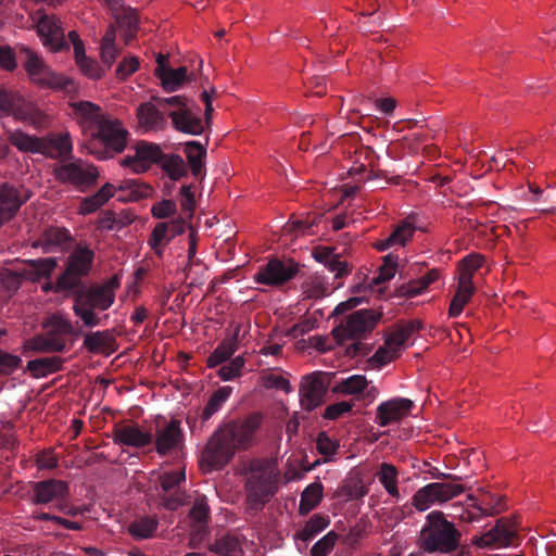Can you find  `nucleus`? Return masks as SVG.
I'll return each instance as SVG.
<instances>
[{
  "label": "nucleus",
  "instance_id": "nucleus-40",
  "mask_svg": "<svg viewBox=\"0 0 556 556\" xmlns=\"http://www.w3.org/2000/svg\"><path fill=\"white\" fill-rule=\"evenodd\" d=\"M185 153L194 177H200L203 170V160L206 156V149L198 141H188L185 143Z\"/></svg>",
  "mask_w": 556,
  "mask_h": 556
},
{
  "label": "nucleus",
  "instance_id": "nucleus-56",
  "mask_svg": "<svg viewBox=\"0 0 556 556\" xmlns=\"http://www.w3.org/2000/svg\"><path fill=\"white\" fill-rule=\"evenodd\" d=\"M180 206L181 215L191 219L195 211L194 193L191 191V186L185 185L180 188Z\"/></svg>",
  "mask_w": 556,
  "mask_h": 556
},
{
  "label": "nucleus",
  "instance_id": "nucleus-4",
  "mask_svg": "<svg viewBox=\"0 0 556 556\" xmlns=\"http://www.w3.org/2000/svg\"><path fill=\"white\" fill-rule=\"evenodd\" d=\"M462 476H453L443 481H437L420 488L412 497V504L404 505L394 510L395 518L404 519L412 513V506L419 511H425L433 505H442L465 492Z\"/></svg>",
  "mask_w": 556,
  "mask_h": 556
},
{
  "label": "nucleus",
  "instance_id": "nucleus-47",
  "mask_svg": "<svg viewBox=\"0 0 556 556\" xmlns=\"http://www.w3.org/2000/svg\"><path fill=\"white\" fill-rule=\"evenodd\" d=\"M231 392L232 388L229 386L220 387L213 392L201 414L202 421H207L215 413H217L229 399Z\"/></svg>",
  "mask_w": 556,
  "mask_h": 556
},
{
  "label": "nucleus",
  "instance_id": "nucleus-33",
  "mask_svg": "<svg viewBox=\"0 0 556 556\" xmlns=\"http://www.w3.org/2000/svg\"><path fill=\"white\" fill-rule=\"evenodd\" d=\"M475 287L470 281L469 274H459L455 293L451 300L448 313H462L465 305L469 302L475 293Z\"/></svg>",
  "mask_w": 556,
  "mask_h": 556
},
{
  "label": "nucleus",
  "instance_id": "nucleus-46",
  "mask_svg": "<svg viewBox=\"0 0 556 556\" xmlns=\"http://www.w3.org/2000/svg\"><path fill=\"white\" fill-rule=\"evenodd\" d=\"M115 22L124 30L126 42L131 40L138 30V15L131 8H124L114 15Z\"/></svg>",
  "mask_w": 556,
  "mask_h": 556
},
{
  "label": "nucleus",
  "instance_id": "nucleus-12",
  "mask_svg": "<svg viewBox=\"0 0 556 556\" xmlns=\"http://www.w3.org/2000/svg\"><path fill=\"white\" fill-rule=\"evenodd\" d=\"M93 258L94 253L92 250L87 247H78L68 256L65 271L58 277L54 283L46 282L42 289L46 292L51 290H74L83 285L81 278L89 274Z\"/></svg>",
  "mask_w": 556,
  "mask_h": 556
},
{
  "label": "nucleus",
  "instance_id": "nucleus-25",
  "mask_svg": "<svg viewBox=\"0 0 556 556\" xmlns=\"http://www.w3.org/2000/svg\"><path fill=\"white\" fill-rule=\"evenodd\" d=\"M41 155L67 161L73 159V142L68 131L51 132L42 137Z\"/></svg>",
  "mask_w": 556,
  "mask_h": 556
},
{
  "label": "nucleus",
  "instance_id": "nucleus-19",
  "mask_svg": "<svg viewBox=\"0 0 556 556\" xmlns=\"http://www.w3.org/2000/svg\"><path fill=\"white\" fill-rule=\"evenodd\" d=\"M115 192L121 202H137L151 195L152 188L137 179H124L117 186L106 182L96 193L106 203Z\"/></svg>",
  "mask_w": 556,
  "mask_h": 556
},
{
  "label": "nucleus",
  "instance_id": "nucleus-27",
  "mask_svg": "<svg viewBox=\"0 0 556 556\" xmlns=\"http://www.w3.org/2000/svg\"><path fill=\"white\" fill-rule=\"evenodd\" d=\"M165 111L154 100L153 102L141 103L137 109L138 124L144 131L161 130L166 126Z\"/></svg>",
  "mask_w": 556,
  "mask_h": 556
},
{
  "label": "nucleus",
  "instance_id": "nucleus-43",
  "mask_svg": "<svg viewBox=\"0 0 556 556\" xmlns=\"http://www.w3.org/2000/svg\"><path fill=\"white\" fill-rule=\"evenodd\" d=\"M324 486L321 482L315 481L308 484L301 494L299 511L301 515L308 514L323 498Z\"/></svg>",
  "mask_w": 556,
  "mask_h": 556
},
{
  "label": "nucleus",
  "instance_id": "nucleus-38",
  "mask_svg": "<svg viewBox=\"0 0 556 556\" xmlns=\"http://www.w3.org/2000/svg\"><path fill=\"white\" fill-rule=\"evenodd\" d=\"M62 358L59 356L41 357L27 363L28 371L36 378L46 377L62 368Z\"/></svg>",
  "mask_w": 556,
  "mask_h": 556
},
{
  "label": "nucleus",
  "instance_id": "nucleus-16",
  "mask_svg": "<svg viewBox=\"0 0 556 556\" xmlns=\"http://www.w3.org/2000/svg\"><path fill=\"white\" fill-rule=\"evenodd\" d=\"M31 495L29 501L34 505H49L51 503L60 510L64 511V502L70 496L68 483L59 479H47L37 482H30Z\"/></svg>",
  "mask_w": 556,
  "mask_h": 556
},
{
  "label": "nucleus",
  "instance_id": "nucleus-54",
  "mask_svg": "<svg viewBox=\"0 0 556 556\" xmlns=\"http://www.w3.org/2000/svg\"><path fill=\"white\" fill-rule=\"evenodd\" d=\"M316 224V218L306 217L305 219H294L287 223L283 227L286 233L298 237L303 235H311L313 226Z\"/></svg>",
  "mask_w": 556,
  "mask_h": 556
},
{
  "label": "nucleus",
  "instance_id": "nucleus-2",
  "mask_svg": "<svg viewBox=\"0 0 556 556\" xmlns=\"http://www.w3.org/2000/svg\"><path fill=\"white\" fill-rule=\"evenodd\" d=\"M416 546L424 555L463 556L462 532L441 510H432L425 517Z\"/></svg>",
  "mask_w": 556,
  "mask_h": 556
},
{
  "label": "nucleus",
  "instance_id": "nucleus-13",
  "mask_svg": "<svg viewBox=\"0 0 556 556\" xmlns=\"http://www.w3.org/2000/svg\"><path fill=\"white\" fill-rule=\"evenodd\" d=\"M119 278L115 275L103 285H80L73 291L76 294L75 313H93V309H108L114 301Z\"/></svg>",
  "mask_w": 556,
  "mask_h": 556
},
{
  "label": "nucleus",
  "instance_id": "nucleus-32",
  "mask_svg": "<svg viewBox=\"0 0 556 556\" xmlns=\"http://www.w3.org/2000/svg\"><path fill=\"white\" fill-rule=\"evenodd\" d=\"M416 227L408 220H403L394 230L382 240L375 243L378 251H386L394 245L404 247L414 236Z\"/></svg>",
  "mask_w": 556,
  "mask_h": 556
},
{
  "label": "nucleus",
  "instance_id": "nucleus-36",
  "mask_svg": "<svg viewBox=\"0 0 556 556\" xmlns=\"http://www.w3.org/2000/svg\"><path fill=\"white\" fill-rule=\"evenodd\" d=\"M9 140L11 144L18 149L21 152L41 154L42 137L28 135L23 130H15L10 134Z\"/></svg>",
  "mask_w": 556,
  "mask_h": 556
},
{
  "label": "nucleus",
  "instance_id": "nucleus-22",
  "mask_svg": "<svg viewBox=\"0 0 556 556\" xmlns=\"http://www.w3.org/2000/svg\"><path fill=\"white\" fill-rule=\"evenodd\" d=\"M414 403L406 397H393L376 408L375 422L380 427L397 424L410 414Z\"/></svg>",
  "mask_w": 556,
  "mask_h": 556
},
{
  "label": "nucleus",
  "instance_id": "nucleus-5",
  "mask_svg": "<svg viewBox=\"0 0 556 556\" xmlns=\"http://www.w3.org/2000/svg\"><path fill=\"white\" fill-rule=\"evenodd\" d=\"M278 471L268 463L262 462L251 467L247 479L248 511L256 515L271 500L278 490Z\"/></svg>",
  "mask_w": 556,
  "mask_h": 556
},
{
  "label": "nucleus",
  "instance_id": "nucleus-37",
  "mask_svg": "<svg viewBox=\"0 0 556 556\" xmlns=\"http://www.w3.org/2000/svg\"><path fill=\"white\" fill-rule=\"evenodd\" d=\"M210 551L219 556H243L240 539L235 534H225L210 545Z\"/></svg>",
  "mask_w": 556,
  "mask_h": 556
},
{
  "label": "nucleus",
  "instance_id": "nucleus-42",
  "mask_svg": "<svg viewBox=\"0 0 556 556\" xmlns=\"http://www.w3.org/2000/svg\"><path fill=\"white\" fill-rule=\"evenodd\" d=\"M163 172L173 180H178L186 176L188 173V166L184 159L178 154H165L163 153L162 160L159 163Z\"/></svg>",
  "mask_w": 556,
  "mask_h": 556
},
{
  "label": "nucleus",
  "instance_id": "nucleus-62",
  "mask_svg": "<svg viewBox=\"0 0 556 556\" xmlns=\"http://www.w3.org/2000/svg\"><path fill=\"white\" fill-rule=\"evenodd\" d=\"M484 257L481 254L471 253L463 258V267L459 274H469L470 281H472L473 273L479 269L483 264Z\"/></svg>",
  "mask_w": 556,
  "mask_h": 556
},
{
  "label": "nucleus",
  "instance_id": "nucleus-58",
  "mask_svg": "<svg viewBox=\"0 0 556 556\" xmlns=\"http://www.w3.org/2000/svg\"><path fill=\"white\" fill-rule=\"evenodd\" d=\"M22 365V358L0 350V376H9Z\"/></svg>",
  "mask_w": 556,
  "mask_h": 556
},
{
  "label": "nucleus",
  "instance_id": "nucleus-7",
  "mask_svg": "<svg viewBox=\"0 0 556 556\" xmlns=\"http://www.w3.org/2000/svg\"><path fill=\"white\" fill-rule=\"evenodd\" d=\"M127 137L128 131L118 119L106 118L91 132V138L85 147L98 160H106L124 151Z\"/></svg>",
  "mask_w": 556,
  "mask_h": 556
},
{
  "label": "nucleus",
  "instance_id": "nucleus-23",
  "mask_svg": "<svg viewBox=\"0 0 556 556\" xmlns=\"http://www.w3.org/2000/svg\"><path fill=\"white\" fill-rule=\"evenodd\" d=\"M178 419H172L164 427L157 426L154 434L155 450L159 455L166 456L184 446V432Z\"/></svg>",
  "mask_w": 556,
  "mask_h": 556
},
{
  "label": "nucleus",
  "instance_id": "nucleus-21",
  "mask_svg": "<svg viewBox=\"0 0 556 556\" xmlns=\"http://www.w3.org/2000/svg\"><path fill=\"white\" fill-rule=\"evenodd\" d=\"M516 538L517 533L509 522L501 518L496 520L492 529L482 535L473 536L471 542L479 548L507 547L514 543Z\"/></svg>",
  "mask_w": 556,
  "mask_h": 556
},
{
  "label": "nucleus",
  "instance_id": "nucleus-60",
  "mask_svg": "<svg viewBox=\"0 0 556 556\" xmlns=\"http://www.w3.org/2000/svg\"><path fill=\"white\" fill-rule=\"evenodd\" d=\"M338 443L331 440L326 432H320L316 439V448L319 454L330 457L336 454L338 450Z\"/></svg>",
  "mask_w": 556,
  "mask_h": 556
},
{
  "label": "nucleus",
  "instance_id": "nucleus-6",
  "mask_svg": "<svg viewBox=\"0 0 556 556\" xmlns=\"http://www.w3.org/2000/svg\"><path fill=\"white\" fill-rule=\"evenodd\" d=\"M153 100L164 109L177 131L192 136L204 131L201 108L195 101L179 94L167 98L156 97Z\"/></svg>",
  "mask_w": 556,
  "mask_h": 556
},
{
  "label": "nucleus",
  "instance_id": "nucleus-49",
  "mask_svg": "<svg viewBox=\"0 0 556 556\" xmlns=\"http://www.w3.org/2000/svg\"><path fill=\"white\" fill-rule=\"evenodd\" d=\"M468 500L472 502V507L480 513V516H495L503 509L501 506L502 498L489 492L483 493V497L479 503L472 495H470Z\"/></svg>",
  "mask_w": 556,
  "mask_h": 556
},
{
  "label": "nucleus",
  "instance_id": "nucleus-59",
  "mask_svg": "<svg viewBox=\"0 0 556 556\" xmlns=\"http://www.w3.org/2000/svg\"><path fill=\"white\" fill-rule=\"evenodd\" d=\"M353 408V403L348 401H342L338 403L330 404L326 407L323 417L325 419L334 420L340 418L343 414L351 412Z\"/></svg>",
  "mask_w": 556,
  "mask_h": 556
},
{
  "label": "nucleus",
  "instance_id": "nucleus-41",
  "mask_svg": "<svg viewBox=\"0 0 556 556\" xmlns=\"http://www.w3.org/2000/svg\"><path fill=\"white\" fill-rule=\"evenodd\" d=\"M368 387V381L364 375H352L341 379L332 387V393L342 395H356Z\"/></svg>",
  "mask_w": 556,
  "mask_h": 556
},
{
  "label": "nucleus",
  "instance_id": "nucleus-44",
  "mask_svg": "<svg viewBox=\"0 0 556 556\" xmlns=\"http://www.w3.org/2000/svg\"><path fill=\"white\" fill-rule=\"evenodd\" d=\"M377 477L390 496L400 498V492L397 488L399 471L394 465L382 463L377 472Z\"/></svg>",
  "mask_w": 556,
  "mask_h": 556
},
{
  "label": "nucleus",
  "instance_id": "nucleus-20",
  "mask_svg": "<svg viewBox=\"0 0 556 556\" xmlns=\"http://www.w3.org/2000/svg\"><path fill=\"white\" fill-rule=\"evenodd\" d=\"M163 151L156 143L141 140L135 146V154L128 155L121 161V165L129 167L136 174L146 173L153 164L160 163Z\"/></svg>",
  "mask_w": 556,
  "mask_h": 556
},
{
  "label": "nucleus",
  "instance_id": "nucleus-18",
  "mask_svg": "<svg viewBox=\"0 0 556 556\" xmlns=\"http://www.w3.org/2000/svg\"><path fill=\"white\" fill-rule=\"evenodd\" d=\"M300 270L292 258H271L255 274V281L266 286H281L294 278Z\"/></svg>",
  "mask_w": 556,
  "mask_h": 556
},
{
  "label": "nucleus",
  "instance_id": "nucleus-57",
  "mask_svg": "<svg viewBox=\"0 0 556 556\" xmlns=\"http://www.w3.org/2000/svg\"><path fill=\"white\" fill-rule=\"evenodd\" d=\"M75 59L80 71L89 78L98 79L102 76V70L100 66L93 60L87 58L85 52L76 55Z\"/></svg>",
  "mask_w": 556,
  "mask_h": 556
},
{
  "label": "nucleus",
  "instance_id": "nucleus-9",
  "mask_svg": "<svg viewBox=\"0 0 556 556\" xmlns=\"http://www.w3.org/2000/svg\"><path fill=\"white\" fill-rule=\"evenodd\" d=\"M0 114L13 116L16 121L41 128L48 124V115L37 104L25 99L18 91L0 85Z\"/></svg>",
  "mask_w": 556,
  "mask_h": 556
},
{
  "label": "nucleus",
  "instance_id": "nucleus-45",
  "mask_svg": "<svg viewBox=\"0 0 556 556\" xmlns=\"http://www.w3.org/2000/svg\"><path fill=\"white\" fill-rule=\"evenodd\" d=\"M329 523L330 520L328 516L315 514L308 519L303 529L295 533L294 539L308 542L321 531H324L329 526Z\"/></svg>",
  "mask_w": 556,
  "mask_h": 556
},
{
  "label": "nucleus",
  "instance_id": "nucleus-51",
  "mask_svg": "<svg viewBox=\"0 0 556 556\" xmlns=\"http://www.w3.org/2000/svg\"><path fill=\"white\" fill-rule=\"evenodd\" d=\"M245 366V358L242 355H238L230 359L228 364L218 366L217 376L223 381H231L242 376V370Z\"/></svg>",
  "mask_w": 556,
  "mask_h": 556
},
{
  "label": "nucleus",
  "instance_id": "nucleus-15",
  "mask_svg": "<svg viewBox=\"0 0 556 556\" xmlns=\"http://www.w3.org/2000/svg\"><path fill=\"white\" fill-rule=\"evenodd\" d=\"M422 324L418 319L402 320L394 325L393 330L386 336L384 345L378 348L374 359L382 365L399 357L405 342L420 328Z\"/></svg>",
  "mask_w": 556,
  "mask_h": 556
},
{
  "label": "nucleus",
  "instance_id": "nucleus-30",
  "mask_svg": "<svg viewBox=\"0 0 556 556\" xmlns=\"http://www.w3.org/2000/svg\"><path fill=\"white\" fill-rule=\"evenodd\" d=\"M37 28L38 35L46 46H50L55 51L68 47L59 20L45 15L39 20Z\"/></svg>",
  "mask_w": 556,
  "mask_h": 556
},
{
  "label": "nucleus",
  "instance_id": "nucleus-26",
  "mask_svg": "<svg viewBox=\"0 0 556 556\" xmlns=\"http://www.w3.org/2000/svg\"><path fill=\"white\" fill-rule=\"evenodd\" d=\"M28 198V193L23 197L21 190L9 182L0 185V227L17 214Z\"/></svg>",
  "mask_w": 556,
  "mask_h": 556
},
{
  "label": "nucleus",
  "instance_id": "nucleus-29",
  "mask_svg": "<svg viewBox=\"0 0 556 556\" xmlns=\"http://www.w3.org/2000/svg\"><path fill=\"white\" fill-rule=\"evenodd\" d=\"M74 115L84 129L94 131L99 124L108 117L102 113V109L90 101H78L71 104Z\"/></svg>",
  "mask_w": 556,
  "mask_h": 556
},
{
  "label": "nucleus",
  "instance_id": "nucleus-61",
  "mask_svg": "<svg viewBox=\"0 0 556 556\" xmlns=\"http://www.w3.org/2000/svg\"><path fill=\"white\" fill-rule=\"evenodd\" d=\"M367 531V522L364 520L357 521L352 526L344 538V543L349 546H355L364 538Z\"/></svg>",
  "mask_w": 556,
  "mask_h": 556
},
{
  "label": "nucleus",
  "instance_id": "nucleus-24",
  "mask_svg": "<svg viewBox=\"0 0 556 556\" xmlns=\"http://www.w3.org/2000/svg\"><path fill=\"white\" fill-rule=\"evenodd\" d=\"M439 275L438 269H431L425 276L410 279L408 282L397 286L394 298L403 300L400 301L399 304L406 305V308L418 305V302H415L414 299L426 291L431 283L437 281Z\"/></svg>",
  "mask_w": 556,
  "mask_h": 556
},
{
  "label": "nucleus",
  "instance_id": "nucleus-50",
  "mask_svg": "<svg viewBox=\"0 0 556 556\" xmlns=\"http://www.w3.org/2000/svg\"><path fill=\"white\" fill-rule=\"evenodd\" d=\"M157 529V521L150 517H143L132 521L129 525L128 531L135 539H149L153 536Z\"/></svg>",
  "mask_w": 556,
  "mask_h": 556
},
{
  "label": "nucleus",
  "instance_id": "nucleus-1",
  "mask_svg": "<svg viewBox=\"0 0 556 556\" xmlns=\"http://www.w3.org/2000/svg\"><path fill=\"white\" fill-rule=\"evenodd\" d=\"M261 425V416L253 414L243 420L228 421L216 430L201 454V463L210 469H220L227 465L237 450H247Z\"/></svg>",
  "mask_w": 556,
  "mask_h": 556
},
{
  "label": "nucleus",
  "instance_id": "nucleus-11",
  "mask_svg": "<svg viewBox=\"0 0 556 556\" xmlns=\"http://www.w3.org/2000/svg\"><path fill=\"white\" fill-rule=\"evenodd\" d=\"M382 315H344L340 324L336 326L331 334L338 344L345 341H356L350 344L348 354L356 355L361 350V340L366 339L375 329Z\"/></svg>",
  "mask_w": 556,
  "mask_h": 556
},
{
  "label": "nucleus",
  "instance_id": "nucleus-8",
  "mask_svg": "<svg viewBox=\"0 0 556 556\" xmlns=\"http://www.w3.org/2000/svg\"><path fill=\"white\" fill-rule=\"evenodd\" d=\"M58 266L55 257L23 261L13 268H4L0 273V287L9 295L14 294L21 287L23 280L39 281L51 276Z\"/></svg>",
  "mask_w": 556,
  "mask_h": 556
},
{
  "label": "nucleus",
  "instance_id": "nucleus-64",
  "mask_svg": "<svg viewBox=\"0 0 556 556\" xmlns=\"http://www.w3.org/2000/svg\"><path fill=\"white\" fill-rule=\"evenodd\" d=\"M151 213L155 218H167L176 213V203L173 200H162L152 206Z\"/></svg>",
  "mask_w": 556,
  "mask_h": 556
},
{
  "label": "nucleus",
  "instance_id": "nucleus-17",
  "mask_svg": "<svg viewBox=\"0 0 556 556\" xmlns=\"http://www.w3.org/2000/svg\"><path fill=\"white\" fill-rule=\"evenodd\" d=\"M334 374L315 371L303 377L300 384L301 405L306 410L319 406L327 394Z\"/></svg>",
  "mask_w": 556,
  "mask_h": 556
},
{
  "label": "nucleus",
  "instance_id": "nucleus-39",
  "mask_svg": "<svg viewBox=\"0 0 556 556\" xmlns=\"http://www.w3.org/2000/svg\"><path fill=\"white\" fill-rule=\"evenodd\" d=\"M397 262L399 255L393 253L383 256V263L379 267V273L371 278L368 285L371 291H375L376 288L377 291H380L379 286L394 277L397 269Z\"/></svg>",
  "mask_w": 556,
  "mask_h": 556
},
{
  "label": "nucleus",
  "instance_id": "nucleus-10",
  "mask_svg": "<svg viewBox=\"0 0 556 556\" xmlns=\"http://www.w3.org/2000/svg\"><path fill=\"white\" fill-rule=\"evenodd\" d=\"M17 58L31 83L41 88L67 90L72 84L68 78L53 72L36 51L24 45L18 47Z\"/></svg>",
  "mask_w": 556,
  "mask_h": 556
},
{
  "label": "nucleus",
  "instance_id": "nucleus-35",
  "mask_svg": "<svg viewBox=\"0 0 556 556\" xmlns=\"http://www.w3.org/2000/svg\"><path fill=\"white\" fill-rule=\"evenodd\" d=\"M115 338L111 330L90 332L85 336L84 346L91 353L114 351Z\"/></svg>",
  "mask_w": 556,
  "mask_h": 556
},
{
  "label": "nucleus",
  "instance_id": "nucleus-3",
  "mask_svg": "<svg viewBox=\"0 0 556 556\" xmlns=\"http://www.w3.org/2000/svg\"><path fill=\"white\" fill-rule=\"evenodd\" d=\"M43 333L34 336L25 341L23 354L35 353H58L63 352L67 344H72L79 336L80 328L64 318V315H49L43 323Z\"/></svg>",
  "mask_w": 556,
  "mask_h": 556
},
{
  "label": "nucleus",
  "instance_id": "nucleus-52",
  "mask_svg": "<svg viewBox=\"0 0 556 556\" xmlns=\"http://www.w3.org/2000/svg\"><path fill=\"white\" fill-rule=\"evenodd\" d=\"M304 294L306 299L315 300H319L329 294L327 279L320 275L311 277L309 281L304 287Z\"/></svg>",
  "mask_w": 556,
  "mask_h": 556
},
{
  "label": "nucleus",
  "instance_id": "nucleus-14",
  "mask_svg": "<svg viewBox=\"0 0 556 556\" xmlns=\"http://www.w3.org/2000/svg\"><path fill=\"white\" fill-rule=\"evenodd\" d=\"M55 179L61 184L75 187L78 191L85 192L96 186L99 172L96 166L81 160L72 159L54 168Z\"/></svg>",
  "mask_w": 556,
  "mask_h": 556
},
{
  "label": "nucleus",
  "instance_id": "nucleus-28",
  "mask_svg": "<svg viewBox=\"0 0 556 556\" xmlns=\"http://www.w3.org/2000/svg\"><path fill=\"white\" fill-rule=\"evenodd\" d=\"M240 334V326H236L226 338H224L215 350L207 356L205 364L208 368H216L226 362L232 359L233 354L238 350V338Z\"/></svg>",
  "mask_w": 556,
  "mask_h": 556
},
{
  "label": "nucleus",
  "instance_id": "nucleus-55",
  "mask_svg": "<svg viewBox=\"0 0 556 556\" xmlns=\"http://www.w3.org/2000/svg\"><path fill=\"white\" fill-rule=\"evenodd\" d=\"M190 517L199 525V532H201L210 517V507L205 498L195 500L192 508L190 509Z\"/></svg>",
  "mask_w": 556,
  "mask_h": 556
},
{
  "label": "nucleus",
  "instance_id": "nucleus-31",
  "mask_svg": "<svg viewBox=\"0 0 556 556\" xmlns=\"http://www.w3.org/2000/svg\"><path fill=\"white\" fill-rule=\"evenodd\" d=\"M113 440L128 446L144 447L153 442V435L141 431L137 426H121L114 428Z\"/></svg>",
  "mask_w": 556,
  "mask_h": 556
},
{
  "label": "nucleus",
  "instance_id": "nucleus-48",
  "mask_svg": "<svg viewBox=\"0 0 556 556\" xmlns=\"http://www.w3.org/2000/svg\"><path fill=\"white\" fill-rule=\"evenodd\" d=\"M187 75L188 70L186 66H180L176 70L169 67L160 74L159 79L161 80V85L164 90L173 92L182 86L187 79Z\"/></svg>",
  "mask_w": 556,
  "mask_h": 556
},
{
  "label": "nucleus",
  "instance_id": "nucleus-34",
  "mask_svg": "<svg viewBox=\"0 0 556 556\" xmlns=\"http://www.w3.org/2000/svg\"><path fill=\"white\" fill-rule=\"evenodd\" d=\"M68 240L70 233L65 228L48 227L34 243V247L41 248L45 253H50Z\"/></svg>",
  "mask_w": 556,
  "mask_h": 556
},
{
  "label": "nucleus",
  "instance_id": "nucleus-53",
  "mask_svg": "<svg viewBox=\"0 0 556 556\" xmlns=\"http://www.w3.org/2000/svg\"><path fill=\"white\" fill-rule=\"evenodd\" d=\"M339 540L338 533L329 531L320 540H318L311 548V556H327L333 549Z\"/></svg>",
  "mask_w": 556,
  "mask_h": 556
},
{
  "label": "nucleus",
  "instance_id": "nucleus-63",
  "mask_svg": "<svg viewBox=\"0 0 556 556\" xmlns=\"http://www.w3.org/2000/svg\"><path fill=\"white\" fill-rule=\"evenodd\" d=\"M368 493V489L359 483L344 484L340 490V495L346 501L361 500Z\"/></svg>",
  "mask_w": 556,
  "mask_h": 556
}]
</instances>
